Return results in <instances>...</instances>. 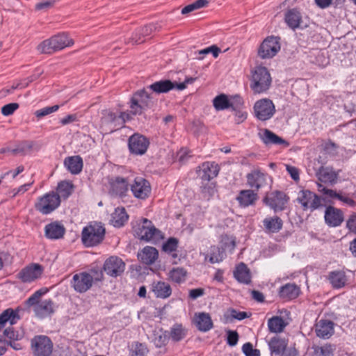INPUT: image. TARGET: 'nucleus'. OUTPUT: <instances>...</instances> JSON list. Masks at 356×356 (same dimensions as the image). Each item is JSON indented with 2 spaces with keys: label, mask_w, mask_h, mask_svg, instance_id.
Masks as SVG:
<instances>
[{
  "label": "nucleus",
  "mask_w": 356,
  "mask_h": 356,
  "mask_svg": "<svg viewBox=\"0 0 356 356\" xmlns=\"http://www.w3.org/2000/svg\"><path fill=\"white\" fill-rule=\"evenodd\" d=\"M135 236L140 240L152 243H157L163 238L162 232L156 229L152 221L147 218H143L142 222L134 227Z\"/></svg>",
  "instance_id": "f257e3e1"
},
{
  "label": "nucleus",
  "mask_w": 356,
  "mask_h": 356,
  "mask_svg": "<svg viewBox=\"0 0 356 356\" xmlns=\"http://www.w3.org/2000/svg\"><path fill=\"white\" fill-rule=\"evenodd\" d=\"M272 79L266 67L259 66L252 72L250 88L255 94L266 92L271 85Z\"/></svg>",
  "instance_id": "f03ea898"
},
{
  "label": "nucleus",
  "mask_w": 356,
  "mask_h": 356,
  "mask_svg": "<svg viewBox=\"0 0 356 356\" xmlns=\"http://www.w3.org/2000/svg\"><path fill=\"white\" fill-rule=\"evenodd\" d=\"M105 234L104 227L99 223L85 227L81 232L82 243L86 247H92L100 243Z\"/></svg>",
  "instance_id": "7ed1b4c3"
},
{
  "label": "nucleus",
  "mask_w": 356,
  "mask_h": 356,
  "mask_svg": "<svg viewBox=\"0 0 356 356\" xmlns=\"http://www.w3.org/2000/svg\"><path fill=\"white\" fill-rule=\"evenodd\" d=\"M154 105L151 96L145 89L136 92L130 100L131 113L133 115H141L147 108Z\"/></svg>",
  "instance_id": "20e7f679"
},
{
  "label": "nucleus",
  "mask_w": 356,
  "mask_h": 356,
  "mask_svg": "<svg viewBox=\"0 0 356 356\" xmlns=\"http://www.w3.org/2000/svg\"><path fill=\"white\" fill-rule=\"evenodd\" d=\"M60 204V196L54 191L39 197L35 203V209L43 215H48Z\"/></svg>",
  "instance_id": "39448f33"
},
{
  "label": "nucleus",
  "mask_w": 356,
  "mask_h": 356,
  "mask_svg": "<svg viewBox=\"0 0 356 356\" xmlns=\"http://www.w3.org/2000/svg\"><path fill=\"white\" fill-rule=\"evenodd\" d=\"M31 346L33 356H50L53 352V343L47 336L34 337L31 341Z\"/></svg>",
  "instance_id": "423d86ee"
},
{
  "label": "nucleus",
  "mask_w": 356,
  "mask_h": 356,
  "mask_svg": "<svg viewBox=\"0 0 356 356\" xmlns=\"http://www.w3.org/2000/svg\"><path fill=\"white\" fill-rule=\"evenodd\" d=\"M102 278V273L94 277L90 273L82 272L73 276L71 285L76 292L84 293L91 288L94 280H101Z\"/></svg>",
  "instance_id": "0eeeda50"
},
{
  "label": "nucleus",
  "mask_w": 356,
  "mask_h": 356,
  "mask_svg": "<svg viewBox=\"0 0 356 356\" xmlns=\"http://www.w3.org/2000/svg\"><path fill=\"white\" fill-rule=\"evenodd\" d=\"M253 108L255 117L261 121L270 119L276 111L273 101L268 98L257 100L254 103Z\"/></svg>",
  "instance_id": "6e6552de"
},
{
  "label": "nucleus",
  "mask_w": 356,
  "mask_h": 356,
  "mask_svg": "<svg viewBox=\"0 0 356 356\" xmlns=\"http://www.w3.org/2000/svg\"><path fill=\"white\" fill-rule=\"evenodd\" d=\"M123 127V120L118 118V115L110 111H102L100 128L106 134L112 133Z\"/></svg>",
  "instance_id": "1a4fd4ad"
},
{
  "label": "nucleus",
  "mask_w": 356,
  "mask_h": 356,
  "mask_svg": "<svg viewBox=\"0 0 356 356\" xmlns=\"http://www.w3.org/2000/svg\"><path fill=\"white\" fill-rule=\"evenodd\" d=\"M297 201L304 211H314L322 206L320 197L309 190H301L298 194Z\"/></svg>",
  "instance_id": "9d476101"
},
{
  "label": "nucleus",
  "mask_w": 356,
  "mask_h": 356,
  "mask_svg": "<svg viewBox=\"0 0 356 356\" xmlns=\"http://www.w3.org/2000/svg\"><path fill=\"white\" fill-rule=\"evenodd\" d=\"M279 39V38L275 36L267 37L258 49V56L262 59L274 57L280 50Z\"/></svg>",
  "instance_id": "9b49d317"
},
{
  "label": "nucleus",
  "mask_w": 356,
  "mask_h": 356,
  "mask_svg": "<svg viewBox=\"0 0 356 356\" xmlns=\"http://www.w3.org/2000/svg\"><path fill=\"white\" fill-rule=\"evenodd\" d=\"M289 200L287 195L282 191H275L266 196L264 202L269 206L275 212L283 211Z\"/></svg>",
  "instance_id": "f8f14e48"
},
{
  "label": "nucleus",
  "mask_w": 356,
  "mask_h": 356,
  "mask_svg": "<svg viewBox=\"0 0 356 356\" xmlns=\"http://www.w3.org/2000/svg\"><path fill=\"white\" fill-rule=\"evenodd\" d=\"M149 145V140L139 134H133L128 140V146L131 153L136 155L144 154L147 152Z\"/></svg>",
  "instance_id": "ddd939ff"
},
{
  "label": "nucleus",
  "mask_w": 356,
  "mask_h": 356,
  "mask_svg": "<svg viewBox=\"0 0 356 356\" xmlns=\"http://www.w3.org/2000/svg\"><path fill=\"white\" fill-rule=\"evenodd\" d=\"M43 273V267L38 264H30L22 268L17 277L24 283H29L40 278Z\"/></svg>",
  "instance_id": "4468645a"
},
{
  "label": "nucleus",
  "mask_w": 356,
  "mask_h": 356,
  "mask_svg": "<svg viewBox=\"0 0 356 356\" xmlns=\"http://www.w3.org/2000/svg\"><path fill=\"white\" fill-rule=\"evenodd\" d=\"M284 20L288 26L293 30L308 26V21L302 19V14L298 8L288 10L285 13Z\"/></svg>",
  "instance_id": "2eb2a0df"
},
{
  "label": "nucleus",
  "mask_w": 356,
  "mask_h": 356,
  "mask_svg": "<svg viewBox=\"0 0 356 356\" xmlns=\"http://www.w3.org/2000/svg\"><path fill=\"white\" fill-rule=\"evenodd\" d=\"M131 191L138 199L145 200L151 193V186L148 181L143 177H136L131 184Z\"/></svg>",
  "instance_id": "dca6fc26"
},
{
  "label": "nucleus",
  "mask_w": 356,
  "mask_h": 356,
  "mask_svg": "<svg viewBox=\"0 0 356 356\" xmlns=\"http://www.w3.org/2000/svg\"><path fill=\"white\" fill-rule=\"evenodd\" d=\"M267 174L260 170H254L247 175V184L251 189L257 192L267 184Z\"/></svg>",
  "instance_id": "f3484780"
},
{
  "label": "nucleus",
  "mask_w": 356,
  "mask_h": 356,
  "mask_svg": "<svg viewBox=\"0 0 356 356\" xmlns=\"http://www.w3.org/2000/svg\"><path fill=\"white\" fill-rule=\"evenodd\" d=\"M125 269V264L117 257H111L107 259L104 264V270L111 277L120 275Z\"/></svg>",
  "instance_id": "a211bd4d"
},
{
  "label": "nucleus",
  "mask_w": 356,
  "mask_h": 356,
  "mask_svg": "<svg viewBox=\"0 0 356 356\" xmlns=\"http://www.w3.org/2000/svg\"><path fill=\"white\" fill-rule=\"evenodd\" d=\"M258 135L261 141L266 145H280L284 147H288L290 145V143L287 140L276 135L268 129H262Z\"/></svg>",
  "instance_id": "6ab92c4d"
},
{
  "label": "nucleus",
  "mask_w": 356,
  "mask_h": 356,
  "mask_svg": "<svg viewBox=\"0 0 356 356\" xmlns=\"http://www.w3.org/2000/svg\"><path fill=\"white\" fill-rule=\"evenodd\" d=\"M324 218L328 226L337 227L343 221V213L340 209L329 206L325 210Z\"/></svg>",
  "instance_id": "aec40b11"
},
{
  "label": "nucleus",
  "mask_w": 356,
  "mask_h": 356,
  "mask_svg": "<svg viewBox=\"0 0 356 356\" xmlns=\"http://www.w3.org/2000/svg\"><path fill=\"white\" fill-rule=\"evenodd\" d=\"M315 332L321 339H329L334 332V323L327 319H321L316 324Z\"/></svg>",
  "instance_id": "412c9836"
},
{
  "label": "nucleus",
  "mask_w": 356,
  "mask_h": 356,
  "mask_svg": "<svg viewBox=\"0 0 356 356\" xmlns=\"http://www.w3.org/2000/svg\"><path fill=\"white\" fill-rule=\"evenodd\" d=\"M200 168L199 175L204 181H210L216 177L219 172V167L214 162H204Z\"/></svg>",
  "instance_id": "4be33fe9"
},
{
  "label": "nucleus",
  "mask_w": 356,
  "mask_h": 356,
  "mask_svg": "<svg viewBox=\"0 0 356 356\" xmlns=\"http://www.w3.org/2000/svg\"><path fill=\"white\" fill-rule=\"evenodd\" d=\"M257 199V193L252 189L241 191L236 198L241 207L254 205Z\"/></svg>",
  "instance_id": "5701e85b"
},
{
  "label": "nucleus",
  "mask_w": 356,
  "mask_h": 356,
  "mask_svg": "<svg viewBox=\"0 0 356 356\" xmlns=\"http://www.w3.org/2000/svg\"><path fill=\"white\" fill-rule=\"evenodd\" d=\"M300 293V287L295 283H287L282 286L279 289V296L284 300H293Z\"/></svg>",
  "instance_id": "b1692460"
},
{
  "label": "nucleus",
  "mask_w": 356,
  "mask_h": 356,
  "mask_svg": "<svg viewBox=\"0 0 356 356\" xmlns=\"http://www.w3.org/2000/svg\"><path fill=\"white\" fill-rule=\"evenodd\" d=\"M54 302L51 299H45L33 308L35 314L40 318H45L54 313Z\"/></svg>",
  "instance_id": "393cba45"
},
{
  "label": "nucleus",
  "mask_w": 356,
  "mask_h": 356,
  "mask_svg": "<svg viewBox=\"0 0 356 356\" xmlns=\"http://www.w3.org/2000/svg\"><path fill=\"white\" fill-rule=\"evenodd\" d=\"M316 175L319 181L331 185L336 184L338 179V174L329 167L321 166L316 172Z\"/></svg>",
  "instance_id": "a878e982"
},
{
  "label": "nucleus",
  "mask_w": 356,
  "mask_h": 356,
  "mask_svg": "<svg viewBox=\"0 0 356 356\" xmlns=\"http://www.w3.org/2000/svg\"><path fill=\"white\" fill-rule=\"evenodd\" d=\"M152 291L158 298L165 299L172 294L170 285L163 281L154 282L152 284Z\"/></svg>",
  "instance_id": "bb28decb"
},
{
  "label": "nucleus",
  "mask_w": 356,
  "mask_h": 356,
  "mask_svg": "<svg viewBox=\"0 0 356 356\" xmlns=\"http://www.w3.org/2000/svg\"><path fill=\"white\" fill-rule=\"evenodd\" d=\"M264 229L266 233H278L283 227V221L278 216L268 217L263 220Z\"/></svg>",
  "instance_id": "cd10ccee"
},
{
  "label": "nucleus",
  "mask_w": 356,
  "mask_h": 356,
  "mask_svg": "<svg viewBox=\"0 0 356 356\" xmlns=\"http://www.w3.org/2000/svg\"><path fill=\"white\" fill-rule=\"evenodd\" d=\"M159 252L155 248L146 246L138 253V257L145 264L151 265L158 259Z\"/></svg>",
  "instance_id": "c85d7f7f"
},
{
  "label": "nucleus",
  "mask_w": 356,
  "mask_h": 356,
  "mask_svg": "<svg viewBox=\"0 0 356 356\" xmlns=\"http://www.w3.org/2000/svg\"><path fill=\"white\" fill-rule=\"evenodd\" d=\"M111 190L116 195L124 196L129 189V182L127 179L117 177L110 181Z\"/></svg>",
  "instance_id": "c756f323"
},
{
  "label": "nucleus",
  "mask_w": 356,
  "mask_h": 356,
  "mask_svg": "<svg viewBox=\"0 0 356 356\" xmlns=\"http://www.w3.org/2000/svg\"><path fill=\"white\" fill-rule=\"evenodd\" d=\"M64 165L72 174L78 175L83 168V159L80 156H68L64 160Z\"/></svg>",
  "instance_id": "7c9ffc66"
},
{
  "label": "nucleus",
  "mask_w": 356,
  "mask_h": 356,
  "mask_svg": "<svg viewBox=\"0 0 356 356\" xmlns=\"http://www.w3.org/2000/svg\"><path fill=\"white\" fill-rule=\"evenodd\" d=\"M65 229L63 225L55 222L45 226V236L48 238L58 239L63 236Z\"/></svg>",
  "instance_id": "2f4dec72"
},
{
  "label": "nucleus",
  "mask_w": 356,
  "mask_h": 356,
  "mask_svg": "<svg viewBox=\"0 0 356 356\" xmlns=\"http://www.w3.org/2000/svg\"><path fill=\"white\" fill-rule=\"evenodd\" d=\"M235 279L240 283L248 284L251 282V275L248 266L241 263L238 264L234 272Z\"/></svg>",
  "instance_id": "473e14b6"
},
{
  "label": "nucleus",
  "mask_w": 356,
  "mask_h": 356,
  "mask_svg": "<svg viewBox=\"0 0 356 356\" xmlns=\"http://www.w3.org/2000/svg\"><path fill=\"white\" fill-rule=\"evenodd\" d=\"M195 322L197 329L202 332H207L213 327L211 316L204 312L195 314Z\"/></svg>",
  "instance_id": "72a5a7b5"
},
{
  "label": "nucleus",
  "mask_w": 356,
  "mask_h": 356,
  "mask_svg": "<svg viewBox=\"0 0 356 356\" xmlns=\"http://www.w3.org/2000/svg\"><path fill=\"white\" fill-rule=\"evenodd\" d=\"M148 88L153 92L158 94L166 93L170 90L176 88V83H173L168 79H164L153 83L149 86Z\"/></svg>",
  "instance_id": "f704fd0d"
},
{
  "label": "nucleus",
  "mask_w": 356,
  "mask_h": 356,
  "mask_svg": "<svg viewBox=\"0 0 356 356\" xmlns=\"http://www.w3.org/2000/svg\"><path fill=\"white\" fill-rule=\"evenodd\" d=\"M287 346L286 341L280 337H273L268 341L269 349L272 354L280 355L285 350Z\"/></svg>",
  "instance_id": "c9c22d12"
},
{
  "label": "nucleus",
  "mask_w": 356,
  "mask_h": 356,
  "mask_svg": "<svg viewBox=\"0 0 356 356\" xmlns=\"http://www.w3.org/2000/svg\"><path fill=\"white\" fill-rule=\"evenodd\" d=\"M129 216L123 207H118L111 215V222L113 226L120 227L128 220Z\"/></svg>",
  "instance_id": "e433bc0d"
},
{
  "label": "nucleus",
  "mask_w": 356,
  "mask_h": 356,
  "mask_svg": "<svg viewBox=\"0 0 356 356\" xmlns=\"http://www.w3.org/2000/svg\"><path fill=\"white\" fill-rule=\"evenodd\" d=\"M187 270L182 267L172 268L168 273V280L177 284H181L186 281Z\"/></svg>",
  "instance_id": "4c0bfd02"
},
{
  "label": "nucleus",
  "mask_w": 356,
  "mask_h": 356,
  "mask_svg": "<svg viewBox=\"0 0 356 356\" xmlns=\"http://www.w3.org/2000/svg\"><path fill=\"white\" fill-rule=\"evenodd\" d=\"M188 330L180 323H175L170 330L169 337L174 342L183 340L187 335Z\"/></svg>",
  "instance_id": "58836bf2"
},
{
  "label": "nucleus",
  "mask_w": 356,
  "mask_h": 356,
  "mask_svg": "<svg viewBox=\"0 0 356 356\" xmlns=\"http://www.w3.org/2000/svg\"><path fill=\"white\" fill-rule=\"evenodd\" d=\"M287 323L281 316H275L268 321V327L272 333H280L283 332Z\"/></svg>",
  "instance_id": "ea45409f"
},
{
  "label": "nucleus",
  "mask_w": 356,
  "mask_h": 356,
  "mask_svg": "<svg viewBox=\"0 0 356 356\" xmlns=\"http://www.w3.org/2000/svg\"><path fill=\"white\" fill-rule=\"evenodd\" d=\"M51 38L57 51L73 44L72 40L70 39L68 35L65 33L54 35Z\"/></svg>",
  "instance_id": "a19ab883"
},
{
  "label": "nucleus",
  "mask_w": 356,
  "mask_h": 356,
  "mask_svg": "<svg viewBox=\"0 0 356 356\" xmlns=\"http://www.w3.org/2000/svg\"><path fill=\"white\" fill-rule=\"evenodd\" d=\"M19 319L18 311L13 310V309H7L0 314V326L9 321L10 325L16 323L17 320Z\"/></svg>",
  "instance_id": "79ce46f5"
},
{
  "label": "nucleus",
  "mask_w": 356,
  "mask_h": 356,
  "mask_svg": "<svg viewBox=\"0 0 356 356\" xmlns=\"http://www.w3.org/2000/svg\"><path fill=\"white\" fill-rule=\"evenodd\" d=\"M329 280L333 287L337 289L343 287L347 281L345 273L343 271L331 272Z\"/></svg>",
  "instance_id": "37998d69"
},
{
  "label": "nucleus",
  "mask_w": 356,
  "mask_h": 356,
  "mask_svg": "<svg viewBox=\"0 0 356 356\" xmlns=\"http://www.w3.org/2000/svg\"><path fill=\"white\" fill-rule=\"evenodd\" d=\"M213 106L217 111H222L234 106V103L230 101L227 96L221 94L216 96L213 101Z\"/></svg>",
  "instance_id": "c03bdc74"
},
{
  "label": "nucleus",
  "mask_w": 356,
  "mask_h": 356,
  "mask_svg": "<svg viewBox=\"0 0 356 356\" xmlns=\"http://www.w3.org/2000/svg\"><path fill=\"white\" fill-rule=\"evenodd\" d=\"M56 190V193L60 196V198L67 199L73 191V184L70 181H62L58 183Z\"/></svg>",
  "instance_id": "a18cd8bd"
},
{
  "label": "nucleus",
  "mask_w": 356,
  "mask_h": 356,
  "mask_svg": "<svg viewBox=\"0 0 356 356\" xmlns=\"http://www.w3.org/2000/svg\"><path fill=\"white\" fill-rule=\"evenodd\" d=\"M149 350L145 343L133 342L129 347V356H146Z\"/></svg>",
  "instance_id": "49530a36"
},
{
  "label": "nucleus",
  "mask_w": 356,
  "mask_h": 356,
  "mask_svg": "<svg viewBox=\"0 0 356 356\" xmlns=\"http://www.w3.org/2000/svg\"><path fill=\"white\" fill-rule=\"evenodd\" d=\"M314 350L316 356H333L336 346L327 343L323 346L315 347Z\"/></svg>",
  "instance_id": "de8ad7c7"
},
{
  "label": "nucleus",
  "mask_w": 356,
  "mask_h": 356,
  "mask_svg": "<svg viewBox=\"0 0 356 356\" xmlns=\"http://www.w3.org/2000/svg\"><path fill=\"white\" fill-rule=\"evenodd\" d=\"M37 50L40 54H51L57 51L51 38L40 42L37 47Z\"/></svg>",
  "instance_id": "09e8293b"
},
{
  "label": "nucleus",
  "mask_w": 356,
  "mask_h": 356,
  "mask_svg": "<svg viewBox=\"0 0 356 356\" xmlns=\"http://www.w3.org/2000/svg\"><path fill=\"white\" fill-rule=\"evenodd\" d=\"M47 291L48 289L47 288H42L36 291L26 300V305L28 307L35 308L36 305H40L41 302L40 301L41 296L44 295Z\"/></svg>",
  "instance_id": "8fccbe9b"
},
{
  "label": "nucleus",
  "mask_w": 356,
  "mask_h": 356,
  "mask_svg": "<svg viewBox=\"0 0 356 356\" xmlns=\"http://www.w3.org/2000/svg\"><path fill=\"white\" fill-rule=\"evenodd\" d=\"M178 247V240L176 238L171 237L163 243L162 249L165 252L172 253V256L173 258L177 257V254L175 253Z\"/></svg>",
  "instance_id": "3c124183"
},
{
  "label": "nucleus",
  "mask_w": 356,
  "mask_h": 356,
  "mask_svg": "<svg viewBox=\"0 0 356 356\" xmlns=\"http://www.w3.org/2000/svg\"><path fill=\"white\" fill-rule=\"evenodd\" d=\"M209 3L208 0H196L193 3L186 6L181 10V14H188L194 10L204 8Z\"/></svg>",
  "instance_id": "603ef678"
},
{
  "label": "nucleus",
  "mask_w": 356,
  "mask_h": 356,
  "mask_svg": "<svg viewBox=\"0 0 356 356\" xmlns=\"http://www.w3.org/2000/svg\"><path fill=\"white\" fill-rule=\"evenodd\" d=\"M313 56H314V58L312 59V56H311L310 61L319 67H324L329 63L327 58L320 51L313 52Z\"/></svg>",
  "instance_id": "864d4df0"
},
{
  "label": "nucleus",
  "mask_w": 356,
  "mask_h": 356,
  "mask_svg": "<svg viewBox=\"0 0 356 356\" xmlns=\"http://www.w3.org/2000/svg\"><path fill=\"white\" fill-rule=\"evenodd\" d=\"M224 257V252L218 247H211L209 261L211 264L219 263L222 261Z\"/></svg>",
  "instance_id": "5fc2aeb1"
},
{
  "label": "nucleus",
  "mask_w": 356,
  "mask_h": 356,
  "mask_svg": "<svg viewBox=\"0 0 356 356\" xmlns=\"http://www.w3.org/2000/svg\"><path fill=\"white\" fill-rule=\"evenodd\" d=\"M33 147V143L29 141H24L20 143L16 148L11 150L13 154H26L29 152Z\"/></svg>",
  "instance_id": "6e6d98bb"
},
{
  "label": "nucleus",
  "mask_w": 356,
  "mask_h": 356,
  "mask_svg": "<svg viewBox=\"0 0 356 356\" xmlns=\"http://www.w3.org/2000/svg\"><path fill=\"white\" fill-rule=\"evenodd\" d=\"M59 106L58 105H54L52 106H47L44 108H42L41 109L37 110L35 112V115L38 118H41L42 117H44L47 115H49L54 112H56L58 110Z\"/></svg>",
  "instance_id": "4d7b16f0"
},
{
  "label": "nucleus",
  "mask_w": 356,
  "mask_h": 356,
  "mask_svg": "<svg viewBox=\"0 0 356 356\" xmlns=\"http://www.w3.org/2000/svg\"><path fill=\"white\" fill-rule=\"evenodd\" d=\"M226 333H227V339H226L227 343L229 346H232V347L235 346L237 344V343L238 341V339H239L238 332L235 330H228L226 331Z\"/></svg>",
  "instance_id": "13d9d810"
},
{
  "label": "nucleus",
  "mask_w": 356,
  "mask_h": 356,
  "mask_svg": "<svg viewBox=\"0 0 356 356\" xmlns=\"http://www.w3.org/2000/svg\"><path fill=\"white\" fill-rule=\"evenodd\" d=\"M318 191L323 193L326 198H337L338 199L339 193L335 191L325 188L322 184H318Z\"/></svg>",
  "instance_id": "bf43d9fd"
},
{
  "label": "nucleus",
  "mask_w": 356,
  "mask_h": 356,
  "mask_svg": "<svg viewBox=\"0 0 356 356\" xmlns=\"http://www.w3.org/2000/svg\"><path fill=\"white\" fill-rule=\"evenodd\" d=\"M242 350L245 356H260L259 350L254 349L250 343H245L242 347Z\"/></svg>",
  "instance_id": "052dcab7"
},
{
  "label": "nucleus",
  "mask_w": 356,
  "mask_h": 356,
  "mask_svg": "<svg viewBox=\"0 0 356 356\" xmlns=\"http://www.w3.org/2000/svg\"><path fill=\"white\" fill-rule=\"evenodd\" d=\"M19 104L17 103H10L1 108V113L5 116L12 115L17 108Z\"/></svg>",
  "instance_id": "680f3d73"
},
{
  "label": "nucleus",
  "mask_w": 356,
  "mask_h": 356,
  "mask_svg": "<svg viewBox=\"0 0 356 356\" xmlns=\"http://www.w3.org/2000/svg\"><path fill=\"white\" fill-rule=\"evenodd\" d=\"M201 191L205 197L209 199L216 193V189L213 184H207L202 188Z\"/></svg>",
  "instance_id": "e2e57ef3"
},
{
  "label": "nucleus",
  "mask_w": 356,
  "mask_h": 356,
  "mask_svg": "<svg viewBox=\"0 0 356 356\" xmlns=\"http://www.w3.org/2000/svg\"><path fill=\"white\" fill-rule=\"evenodd\" d=\"M220 52V49L216 45H212L199 51L200 55H206L211 53L214 58H217Z\"/></svg>",
  "instance_id": "0e129e2a"
},
{
  "label": "nucleus",
  "mask_w": 356,
  "mask_h": 356,
  "mask_svg": "<svg viewBox=\"0 0 356 356\" xmlns=\"http://www.w3.org/2000/svg\"><path fill=\"white\" fill-rule=\"evenodd\" d=\"M346 228L354 234H356V213H353L346 221Z\"/></svg>",
  "instance_id": "69168bd1"
},
{
  "label": "nucleus",
  "mask_w": 356,
  "mask_h": 356,
  "mask_svg": "<svg viewBox=\"0 0 356 356\" xmlns=\"http://www.w3.org/2000/svg\"><path fill=\"white\" fill-rule=\"evenodd\" d=\"M156 29V26L154 24H149L147 26H145L144 27H142L141 29L137 30L136 32V34H140L142 35L143 37L148 36L153 31Z\"/></svg>",
  "instance_id": "338daca9"
},
{
  "label": "nucleus",
  "mask_w": 356,
  "mask_h": 356,
  "mask_svg": "<svg viewBox=\"0 0 356 356\" xmlns=\"http://www.w3.org/2000/svg\"><path fill=\"white\" fill-rule=\"evenodd\" d=\"M232 109L234 112L235 122L236 124L243 122L247 118L246 112L236 109L234 106L232 107Z\"/></svg>",
  "instance_id": "774afa93"
}]
</instances>
